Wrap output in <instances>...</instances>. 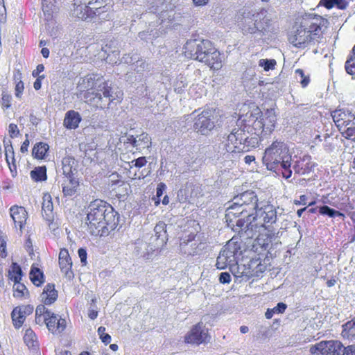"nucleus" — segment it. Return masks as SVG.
I'll use <instances>...</instances> for the list:
<instances>
[{
  "label": "nucleus",
  "instance_id": "nucleus-1",
  "mask_svg": "<svg viewBox=\"0 0 355 355\" xmlns=\"http://www.w3.org/2000/svg\"><path fill=\"white\" fill-rule=\"evenodd\" d=\"M249 114V117L257 119L261 116V112L259 107H256L248 112L245 116H239L236 121V125L231 130L225 141L220 144V154L225 155L236 150L248 152L258 146L259 139L256 133L250 132V125L247 123H250V120L247 119Z\"/></svg>",
  "mask_w": 355,
  "mask_h": 355
},
{
  "label": "nucleus",
  "instance_id": "nucleus-2",
  "mask_svg": "<svg viewBox=\"0 0 355 355\" xmlns=\"http://www.w3.org/2000/svg\"><path fill=\"white\" fill-rule=\"evenodd\" d=\"M119 222V215L110 204L101 200H95L89 204L86 224L91 234L107 235L117 227Z\"/></svg>",
  "mask_w": 355,
  "mask_h": 355
},
{
  "label": "nucleus",
  "instance_id": "nucleus-3",
  "mask_svg": "<svg viewBox=\"0 0 355 355\" xmlns=\"http://www.w3.org/2000/svg\"><path fill=\"white\" fill-rule=\"evenodd\" d=\"M83 89H87L84 98L98 108L103 109L114 100L122 98L123 92L115 86L105 82L97 75H87L80 83Z\"/></svg>",
  "mask_w": 355,
  "mask_h": 355
},
{
  "label": "nucleus",
  "instance_id": "nucleus-4",
  "mask_svg": "<svg viewBox=\"0 0 355 355\" xmlns=\"http://www.w3.org/2000/svg\"><path fill=\"white\" fill-rule=\"evenodd\" d=\"M328 21L320 15H304L294 33L289 37L290 42L298 48H304L311 40L322 33L327 27Z\"/></svg>",
  "mask_w": 355,
  "mask_h": 355
},
{
  "label": "nucleus",
  "instance_id": "nucleus-5",
  "mask_svg": "<svg viewBox=\"0 0 355 355\" xmlns=\"http://www.w3.org/2000/svg\"><path fill=\"white\" fill-rule=\"evenodd\" d=\"M184 49L185 56L190 59L204 62L214 70L222 67L220 53L207 40L188 41Z\"/></svg>",
  "mask_w": 355,
  "mask_h": 355
},
{
  "label": "nucleus",
  "instance_id": "nucleus-6",
  "mask_svg": "<svg viewBox=\"0 0 355 355\" xmlns=\"http://www.w3.org/2000/svg\"><path fill=\"white\" fill-rule=\"evenodd\" d=\"M262 160L268 170H275L280 166L282 169V176L286 179L291 178L292 175L291 155L287 145L283 141H273L265 150Z\"/></svg>",
  "mask_w": 355,
  "mask_h": 355
},
{
  "label": "nucleus",
  "instance_id": "nucleus-7",
  "mask_svg": "<svg viewBox=\"0 0 355 355\" xmlns=\"http://www.w3.org/2000/svg\"><path fill=\"white\" fill-rule=\"evenodd\" d=\"M218 121V114L214 109H205L194 118L193 129L202 135H208L214 129Z\"/></svg>",
  "mask_w": 355,
  "mask_h": 355
},
{
  "label": "nucleus",
  "instance_id": "nucleus-8",
  "mask_svg": "<svg viewBox=\"0 0 355 355\" xmlns=\"http://www.w3.org/2000/svg\"><path fill=\"white\" fill-rule=\"evenodd\" d=\"M236 231H238L240 237L245 239L258 238L261 231L265 230L263 225L260 224L254 217V215L249 220L248 218H238L235 221Z\"/></svg>",
  "mask_w": 355,
  "mask_h": 355
},
{
  "label": "nucleus",
  "instance_id": "nucleus-9",
  "mask_svg": "<svg viewBox=\"0 0 355 355\" xmlns=\"http://www.w3.org/2000/svg\"><path fill=\"white\" fill-rule=\"evenodd\" d=\"M345 347L339 340L321 341L310 348L313 355H343Z\"/></svg>",
  "mask_w": 355,
  "mask_h": 355
},
{
  "label": "nucleus",
  "instance_id": "nucleus-10",
  "mask_svg": "<svg viewBox=\"0 0 355 355\" xmlns=\"http://www.w3.org/2000/svg\"><path fill=\"white\" fill-rule=\"evenodd\" d=\"M254 217L266 230L268 226L277 221V211L272 205L266 204L256 209Z\"/></svg>",
  "mask_w": 355,
  "mask_h": 355
},
{
  "label": "nucleus",
  "instance_id": "nucleus-11",
  "mask_svg": "<svg viewBox=\"0 0 355 355\" xmlns=\"http://www.w3.org/2000/svg\"><path fill=\"white\" fill-rule=\"evenodd\" d=\"M234 198L236 204L240 203L248 211L247 218L250 220V218L259 207V200L255 192L246 191L235 196Z\"/></svg>",
  "mask_w": 355,
  "mask_h": 355
},
{
  "label": "nucleus",
  "instance_id": "nucleus-12",
  "mask_svg": "<svg viewBox=\"0 0 355 355\" xmlns=\"http://www.w3.org/2000/svg\"><path fill=\"white\" fill-rule=\"evenodd\" d=\"M132 71H128L125 75L126 81L131 83L135 82H142L144 80V72L150 71L152 69L150 63L146 60L139 58L132 64Z\"/></svg>",
  "mask_w": 355,
  "mask_h": 355
},
{
  "label": "nucleus",
  "instance_id": "nucleus-13",
  "mask_svg": "<svg viewBox=\"0 0 355 355\" xmlns=\"http://www.w3.org/2000/svg\"><path fill=\"white\" fill-rule=\"evenodd\" d=\"M209 339L207 329L202 323L193 326L184 336L185 343L195 345L206 343Z\"/></svg>",
  "mask_w": 355,
  "mask_h": 355
},
{
  "label": "nucleus",
  "instance_id": "nucleus-14",
  "mask_svg": "<svg viewBox=\"0 0 355 355\" xmlns=\"http://www.w3.org/2000/svg\"><path fill=\"white\" fill-rule=\"evenodd\" d=\"M205 246L206 243L201 242L197 236H192V239L184 240L180 244L181 252L188 255L200 254Z\"/></svg>",
  "mask_w": 355,
  "mask_h": 355
},
{
  "label": "nucleus",
  "instance_id": "nucleus-15",
  "mask_svg": "<svg viewBox=\"0 0 355 355\" xmlns=\"http://www.w3.org/2000/svg\"><path fill=\"white\" fill-rule=\"evenodd\" d=\"M331 116L339 130L345 129L351 124L355 125L354 122L355 116L349 111L337 110L332 112Z\"/></svg>",
  "mask_w": 355,
  "mask_h": 355
},
{
  "label": "nucleus",
  "instance_id": "nucleus-16",
  "mask_svg": "<svg viewBox=\"0 0 355 355\" xmlns=\"http://www.w3.org/2000/svg\"><path fill=\"white\" fill-rule=\"evenodd\" d=\"M241 216H243V218L246 219L248 216V211H246V209H245L242 205L240 203L236 204L234 202V198H233L232 204L226 209L225 219L228 223V225H230V223H232V225L234 226V219H236Z\"/></svg>",
  "mask_w": 355,
  "mask_h": 355
},
{
  "label": "nucleus",
  "instance_id": "nucleus-17",
  "mask_svg": "<svg viewBox=\"0 0 355 355\" xmlns=\"http://www.w3.org/2000/svg\"><path fill=\"white\" fill-rule=\"evenodd\" d=\"M87 6V1L73 0V9H71L72 16L83 20L92 19V12Z\"/></svg>",
  "mask_w": 355,
  "mask_h": 355
},
{
  "label": "nucleus",
  "instance_id": "nucleus-18",
  "mask_svg": "<svg viewBox=\"0 0 355 355\" xmlns=\"http://www.w3.org/2000/svg\"><path fill=\"white\" fill-rule=\"evenodd\" d=\"M10 215L13 220L15 227H19L21 232L28 218V213L25 208L17 205L12 206L10 208Z\"/></svg>",
  "mask_w": 355,
  "mask_h": 355
},
{
  "label": "nucleus",
  "instance_id": "nucleus-19",
  "mask_svg": "<svg viewBox=\"0 0 355 355\" xmlns=\"http://www.w3.org/2000/svg\"><path fill=\"white\" fill-rule=\"evenodd\" d=\"M59 265L62 272H63L68 280L73 277V273L71 270L72 261L67 249L60 250L59 254Z\"/></svg>",
  "mask_w": 355,
  "mask_h": 355
},
{
  "label": "nucleus",
  "instance_id": "nucleus-20",
  "mask_svg": "<svg viewBox=\"0 0 355 355\" xmlns=\"http://www.w3.org/2000/svg\"><path fill=\"white\" fill-rule=\"evenodd\" d=\"M46 324L53 334L59 335L65 329L67 322L65 319L58 318L57 315L52 313L46 318Z\"/></svg>",
  "mask_w": 355,
  "mask_h": 355
},
{
  "label": "nucleus",
  "instance_id": "nucleus-21",
  "mask_svg": "<svg viewBox=\"0 0 355 355\" xmlns=\"http://www.w3.org/2000/svg\"><path fill=\"white\" fill-rule=\"evenodd\" d=\"M172 225H166L164 222L159 221L154 228L156 245L157 248L162 247L168 241V230L172 228Z\"/></svg>",
  "mask_w": 355,
  "mask_h": 355
},
{
  "label": "nucleus",
  "instance_id": "nucleus-22",
  "mask_svg": "<svg viewBox=\"0 0 355 355\" xmlns=\"http://www.w3.org/2000/svg\"><path fill=\"white\" fill-rule=\"evenodd\" d=\"M235 261L234 252L230 248H225L221 250L217 257L216 266L218 269L225 268L228 265L232 264Z\"/></svg>",
  "mask_w": 355,
  "mask_h": 355
},
{
  "label": "nucleus",
  "instance_id": "nucleus-23",
  "mask_svg": "<svg viewBox=\"0 0 355 355\" xmlns=\"http://www.w3.org/2000/svg\"><path fill=\"white\" fill-rule=\"evenodd\" d=\"M127 140L128 143L132 144L133 147L136 148V149L139 151L148 148L151 144L150 138L146 133H142L136 137L132 135L129 136Z\"/></svg>",
  "mask_w": 355,
  "mask_h": 355
},
{
  "label": "nucleus",
  "instance_id": "nucleus-24",
  "mask_svg": "<svg viewBox=\"0 0 355 355\" xmlns=\"http://www.w3.org/2000/svg\"><path fill=\"white\" fill-rule=\"evenodd\" d=\"M63 178L62 183L63 194L65 197H71L76 193L79 182L75 176H68Z\"/></svg>",
  "mask_w": 355,
  "mask_h": 355
},
{
  "label": "nucleus",
  "instance_id": "nucleus-25",
  "mask_svg": "<svg viewBox=\"0 0 355 355\" xmlns=\"http://www.w3.org/2000/svg\"><path fill=\"white\" fill-rule=\"evenodd\" d=\"M41 297L45 304H53L58 298V292L55 289L54 284H46L41 294Z\"/></svg>",
  "mask_w": 355,
  "mask_h": 355
},
{
  "label": "nucleus",
  "instance_id": "nucleus-26",
  "mask_svg": "<svg viewBox=\"0 0 355 355\" xmlns=\"http://www.w3.org/2000/svg\"><path fill=\"white\" fill-rule=\"evenodd\" d=\"M81 121V117L78 112L68 111L64 117V125L68 129H76Z\"/></svg>",
  "mask_w": 355,
  "mask_h": 355
},
{
  "label": "nucleus",
  "instance_id": "nucleus-27",
  "mask_svg": "<svg viewBox=\"0 0 355 355\" xmlns=\"http://www.w3.org/2000/svg\"><path fill=\"white\" fill-rule=\"evenodd\" d=\"M42 216L44 219H50L55 217L53 212V205L52 198L50 194L46 193L43 196L42 202Z\"/></svg>",
  "mask_w": 355,
  "mask_h": 355
},
{
  "label": "nucleus",
  "instance_id": "nucleus-28",
  "mask_svg": "<svg viewBox=\"0 0 355 355\" xmlns=\"http://www.w3.org/2000/svg\"><path fill=\"white\" fill-rule=\"evenodd\" d=\"M62 174L63 178L68 176H74V171H76V160L73 157L66 156L62 159Z\"/></svg>",
  "mask_w": 355,
  "mask_h": 355
},
{
  "label": "nucleus",
  "instance_id": "nucleus-29",
  "mask_svg": "<svg viewBox=\"0 0 355 355\" xmlns=\"http://www.w3.org/2000/svg\"><path fill=\"white\" fill-rule=\"evenodd\" d=\"M257 19L256 17V13L251 15L244 17L243 21L242 24V31L244 34H254L257 33L256 29V21Z\"/></svg>",
  "mask_w": 355,
  "mask_h": 355
},
{
  "label": "nucleus",
  "instance_id": "nucleus-30",
  "mask_svg": "<svg viewBox=\"0 0 355 355\" xmlns=\"http://www.w3.org/2000/svg\"><path fill=\"white\" fill-rule=\"evenodd\" d=\"M354 0H320V5L323 6L327 9H331L334 7L339 10H346L349 4Z\"/></svg>",
  "mask_w": 355,
  "mask_h": 355
},
{
  "label": "nucleus",
  "instance_id": "nucleus-31",
  "mask_svg": "<svg viewBox=\"0 0 355 355\" xmlns=\"http://www.w3.org/2000/svg\"><path fill=\"white\" fill-rule=\"evenodd\" d=\"M313 166L314 164L311 162V157L307 155L297 161L293 168L297 173L304 174L313 168Z\"/></svg>",
  "mask_w": 355,
  "mask_h": 355
},
{
  "label": "nucleus",
  "instance_id": "nucleus-32",
  "mask_svg": "<svg viewBox=\"0 0 355 355\" xmlns=\"http://www.w3.org/2000/svg\"><path fill=\"white\" fill-rule=\"evenodd\" d=\"M49 146L44 142H38L35 144L32 150V155L37 159H45L48 157Z\"/></svg>",
  "mask_w": 355,
  "mask_h": 355
},
{
  "label": "nucleus",
  "instance_id": "nucleus-33",
  "mask_svg": "<svg viewBox=\"0 0 355 355\" xmlns=\"http://www.w3.org/2000/svg\"><path fill=\"white\" fill-rule=\"evenodd\" d=\"M56 3V0H42V10L46 20L52 19L53 13L57 12L58 6Z\"/></svg>",
  "mask_w": 355,
  "mask_h": 355
},
{
  "label": "nucleus",
  "instance_id": "nucleus-34",
  "mask_svg": "<svg viewBox=\"0 0 355 355\" xmlns=\"http://www.w3.org/2000/svg\"><path fill=\"white\" fill-rule=\"evenodd\" d=\"M248 116H250V114L248 115ZM247 119H248V120H250V122L251 121H254V126H255L254 129H257V127H259L260 128H262V132H265L266 134H267L268 132H271L273 130V129L275 128V123L276 121L275 116H272L269 117L268 121L270 122V124H268V125L266 124V121L264 123H263L261 121H257L258 119H256L255 118H253V117H248Z\"/></svg>",
  "mask_w": 355,
  "mask_h": 355
},
{
  "label": "nucleus",
  "instance_id": "nucleus-35",
  "mask_svg": "<svg viewBox=\"0 0 355 355\" xmlns=\"http://www.w3.org/2000/svg\"><path fill=\"white\" fill-rule=\"evenodd\" d=\"M342 336L349 340L355 339V318L343 325Z\"/></svg>",
  "mask_w": 355,
  "mask_h": 355
},
{
  "label": "nucleus",
  "instance_id": "nucleus-36",
  "mask_svg": "<svg viewBox=\"0 0 355 355\" xmlns=\"http://www.w3.org/2000/svg\"><path fill=\"white\" fill-rule=\"evenodd\" d=\"M30 279L32 283L36 286H40L44 282V275L40 268L34 264L32 266L30 271Z\"/></svg>",
  "mask_w": 355,
  "mask_h": 355
},
{
  "label": "nucleus",
  "instance_id": "nucleus-37",
  "mask_svg": "<svg viewBox=\"0 0 355 355\" xmlns=\"http://www.w3.org/2000/svg\"><path fill=\"white\" fill-rule=\"evenodd\" d=\"M162 10L158 13L157 16L158 17V20L159 24H162L165 21L170 22L174 19L175 12L172 8H167L166 5H162Z\"/></svg>",
  "mask_w": 355,
  "mask_h": 355
},
{
  "label": "nucleus",
  "instance_id": "nucleus-38",
  "mask_svg": "<svg viewBox=\"0 0 355 355\" xmlns=\"http://www.w3.org/2000/svg\"><path fill=\"white\" fill-rule=\"evenodd\" d=\"M256 17L257 19L255 27L257 33L259 32L265 35L268 31L270 20L268 18L262 17V15L260 13H256Z\"/></svg>",
  "mask_w": 355,
  "mask_h": 355
},
{
  "label": "nucleus",
  "instance_id": "nucleus-39",
  "mask_svg": "<svg viewBox=\"0 0 355 355\" xmlns=\"http://www.w3.org/2000/svg\"><path fill=\"white\" fill-rule=\"evenodd\" d=\"M31 178L35 182H42L46 180V168L45 166H37L33 169L30 173Z\"/></svg>",
  "mask_w": 355,
  "mask_h": 355
},
{
  "label": "nucleus",
  "instance_id": "nucleus-40",
  "mask_svg": "<svg viewBox=\"0 0 355 355\" xmlns=\"http://www.w3.org/2000/svg\"><path fill=\"white\" fill-rule=\"evenodd\" d=\"M24 341L28 348H33L37 347V340L35 332L31 329H27L24 336Z\"/></svg>",
  "mask_w": 355,
  "mask_h": 355
},
{
  "label": "nucleus",
  "instance_id": "nucleus-41",
  "mask_svg": "<svg viewBox=\"0 0 355 355\" xmlns=\"http://www.w3.org/2000/svg\"><path fill=\"white\" fill-rule=\"evenodd\" d=\"M22 270L19 265L17 263H12L11 269L9 270L10 279L15 282H19L21 279Z\"/></svg>",
  "mask_w": 355,
  "mask_h": 355
},
{
  "label": "nucleus",
  "instance_id": "nucleus-42",
  "mask_svg": "<svg viewBox=\"0 0 355 355\" xmlns=\"http://www.w3.org/2000/svg\"><path fill=\"white\" fill-rule=\"evenodd\" d=\"M13 325L15 328H19L23 324L26 317L21 313L20 309L15 308L11 313Z\"/></svg>",
  "mask_w": 355,
  "mask_h": 355
},
{
  "label": "nucleus",
  "instance_id": "nucleus-43",
  "mask_svg": "<svg viewBox=\"0 0 355 355\" xmlns=\"http://www.w3.org/2000/svg\"><path fill=\"white\" fill-rule=\"evenodd\" d=\"M13 295L15 297H22L28 295V291L26 286L21 283L20 281L15 282L13 285Z\"/></svg>",
  "mask_w": 355,
  "mask_h": 355
},
{
  "label": "nucleus",
  "instance_id": "nucleus-44",
  "mask_svg": "<svg viewBox=\"0 0 355 355\" xmlns=\"http://www.w3.org/2000/svg\"><path fill=\"white\" fill-rule=\"evenodd\" d=\"M319 212L322 215H327L330 218L345 217V215L327 205H323L319 208Z\"/></svg>",
  "mask_w": 355,
  "mask_h": 355
},
{
  "label": "nucleus",
  "instance_id": "nucleus-45",
  "mask_svg": "<svg viewBox=\"0 0 355 355\" xmlns=\"http://www.w3.org/2000/svg\"><path fill=\"white\" fill-rule=\"evenodd\" d=\"M295 74L297 76V80L300 83L302 87H306L309 82L310 78L309 76H305L302 69H297L295 70Z\"/></svg>",
  "mask_w": 355,
  "mask_h": 355
},
{
  "label": "nucleus",
  "instance_id": "nucleus-46",
  "mask_svg": "<svg viewBox=\"0 0 355 355\" xmlns=\"http://www.w3.org/2000/svg\"><path fill=\"white\" fill-rule=\"evenodd\" d=\"M139 56V55L137 53H129L124 54L120 60V63L123 62L125 64H133Z\"/></svg>",
  "mask_w": 355,
  "mask_h": 355
},
{
  "label": "nucleus",
  "instance_id": "nucleus-47",
  "mask_svg": "<svg viewBox=\"0 0 355 355\" xmlns=\"http://www.w3.org/2000/svg\"><path fill=\"white\" fill-rule=\"evenodd\" d=\"M345 69L349 74H355V55L353 53L345 62Z\"/></svg>",
  "mask_w": 355,
  "mask_h": 355
},
{
  "label": "nucleus",
  "instance_id": "nucleus-48",
  "mask_svg": "<svg viewBox=\"0 0 355 355\" xmlns=\"http://www.w3.org/2000/svg\"><path fill=\"white\" fill-rule=\"evenodd\" d=\"M276 64L275 60L261 59L259 65L262 67L265 71H269Z\"/></svg>",
  "mask_w": 355,
  "mask_h": 355
},
{
  "label": "nucleus",
  "instance_id": "nucleus-49",
  "mask_svg": "<svg viewBox=\"0 0 355 355\" xmlns=\"http://www.w3.org/2000/svg\"><path fill=\"white\" fill-rule=\"evenodd\" d=\"M342 130H344L346 138L355 139V126L354 125L351 124Z\"/></svg>",
  "mask_w": 355,
  "mask_h": 355
},
{
  "label": "nucleus",
  "instance_id": "nucleus-50",
  "mask_svg": "<svg viewBox=\"0 0 355 355\" xmlns=\"http://www.w3.org/2000/svg\"><path fill=\"white\" fill-rule=\"evenodd\" d=\"M11 99H12V97L10 95H9L5 92L2 93L1 107L3 109H8L10 107Z\"/></svg>",
  "mask_w": 355,
  "mask_h": 355
},
{
  "label": "nucleus",
  "instance_id": "nucleus-51",
  "mask_svg": "<svg viewBox=\"0 0 355 355\" xmlns=\"http://www.w3.org/2000/svg\"><path fill=\"white\" fill-rule=\"evenodd\" d=\"M146 159L145 157H140L136 159H134L131 162L130 168H132L133 166L136 168H141L144 166L146 164Z\"/></svg>",
  "mask_w": 355,
  "mask_h": 355
},
{
  "label": "nucleus",
  "instance_id": "nucleus-52",
  "mask_svg": "<svg viewBox=\"0 0 355 355\" xmlns=\"http://www.w3.org/2000/svg\"><path fill=\"white\" fill-rule=\"evenodd\" d=\"M52 313L49 311L44 305H39L37 306L35 310V315H40L46 317L50 316Z\"/></svg>",
  "mask_w": 355,
  "mask_h": 355
},
{
  "label": "nucleus",
  "instance_id": "nucleus-53",
  "mask_svg": "<svg viewBox=\"0 0 355 355\" xmlns=\"http://www.w3.org/2000/svg\"><path fill=\"white\" fill-rule=\"evenodd\" d=\"M3 142L4 150H5V155H6V157H8V153L12 154V153H13V147L12 145V142H11V140L8 138H4Z\"/></svg>",
  "mask_w": 355,
  "mask_h": 355
},
{
  "label": "nucleus",
  "instance_id": "nucleus-54",
  "mask_svg": "<svg viewBox=\"0 0 355 355\" xmlns=\"http://www.w3.org/2000/svg\"><path fill=\"white\" fill-rule=\"evenodd\" d=\"M9 135L11 138H15L19 135V130L17 125L15 123H10L8 127Z\"/></svg>",
  "mask_w": 355,
  "mask_h": 355
},
{
  "label": "nucleus",
  "instance_id": "nucleus-55",
  "mask_svg": "<svg viewBox=\"0 0 355 355\" xmlns=\"http://www.w3.org/2000/svg\"><path fill=\"white\" fill-rule=\"evenodd\" d=\"M17 309H20L21 313L26 318L27 315H29L32 313L33 311V306L31 305L21 306L15 307Z\"/></svg>",
  "mask_w": 355,
  "mask_h": 355
},
{
  "label": "nucleus",
  "instance_id": "nucleus-56",
  "mask_svg": "<svg viewBox=\"0 0 355 355\" xmlns=\"http://www.w3.org/2000/svg\"><path fill=\"white\" fill-rule=\"evenodd\" d=\"M230 281H231V276L228 272H221L220 274L219 282L221 284H228L230 282Z\"/></svg>",
  "mask_w": 355,
  "mask_h": 355
},
{
  "label": "nucleus",
  "instance_id": "nucleus-57",
  "mask_svg": "<svg viewBox=\"0 0 355 355\" xmlns=\"http://www.w3.org/2000/svg\"><path fill=\"white\" fill-rule=\"evenodd\" d=\"M10 159H11V162L12 164V166L14 167V169H16L15 153L14 152L12 153V154L8 153V157H6V162H7L8 165L9 166V168H10V171H12V168L10 166Z\"/></svg>",
  "mask_w": 355,
  "mask_h": 355
},
{
  "label": "nucleus",
  "instance_id": "nucleus-58",
  "mask_svg": "<svg viewBox=\"0 0 355 355\" xmlns=\"http://www.w3.org/2000/svg\"><path fill=\"white\" fill-rule=\"evenodd\" d=\"M78 254L79 256V258L80 259V261L83 266H85L87 264V252L83 248H80L78 250Z\"/></svg>",
  "mask_w": 355,
  "mask_h": 355
},
{
  "label": "nucleus",
  "instance_id": "nucleus-59",
  "mask_svg": "<svg viewBox=\"0 0 355 355\" xmlns=\"http://www.w3.org/2000/svg\"><path fill=\"white\" fill-rule=\"evenodd\" d=\"M287 308V305L283 302H279L276 306L272 309V311L276 313H282Z\"/></svg>",
  "mask_w": 355,
  "mask_h": 355
},
{
  "label": "nucleus",
  "instance_id": "nucleus-60",
  "mask_svg": "<svg viewBox=\"0 0 355 355\" xmlns=\"http://www.w3.org/2000/svg\"><path fill=\"white\" fill-rule=\"evenodd\" d=\"M24 83L22 81H19L15 86V96L17 98H20L24 90Z\"/></svg>",
  "mask_w": 355,
  "mask_h": 355
},
{
  "label": "nucleus",
  "instance_id": "nucleus-61",
  "mask_svg": "<svg viewBox=\"0 0 355 355\" xmlns=\"http://www.w3.org/2000/svg\"><path fill=\"white\" fill-rule=\"evenodd\" d=\"M45 220L48 223L49 227L52 232H55L58 228V224L56 221H55V217L50 218L49 220Z\"/></svg>",
  "mask_w": 355,
  "mask_h": 355
},
{
  "label": "nucleus",
  "instance_id": "nucleus-62",
  "mask_svg": "<svg viewBox=\"0 0 355 355\" xmlns=\"http://www.w3.org/2000/svg\"><path fill=\"white\" fill-rule=\"evenodd\" d=\"M6 9L3 3V0H0V21L6 20Z\"/></svg>",
  "mask_w": 355,
  "mask_h": 355
},
{
  "label": "nucleus",
  "instance_id": "nucleus-63",
  "mask_svg": "<svg viewBox=\"0 0 355 355\" xmlns=\"http://www.w3.org/2000/svg\"><path fill=\"white\" fill-rule=\"evenodd\" d=\"M166 189L165 184L161 182L157 185V189H156V196L157 197L159 198L163 195V193Z\"/></svg>",
  "mask_w": 355,
  "mask_h": 355
},
{
  "label": "nucleus",
  "instance_id": "nucleus-64",
  "mask_svg": "<svg viewBox=\"0 0 355 355\" xmlns=\"http://www.w3.org/2000/svg\"><path fill=\"white\" fill-rule=\"evenodd\" d=\"M343 355H355V345H351L345 347Z\"/></svg>",
  "mask_w": 355,
  "mask_h": 355
}]
</instances>
